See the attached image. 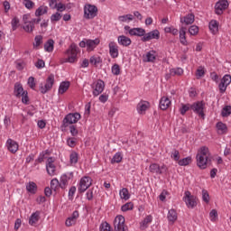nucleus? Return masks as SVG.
I'll return each mask as SVG.
<instances>
[{
	"label": "nucleus",
	"mask_w": 231,
	"mask_h": 231,
	"mask_svg": "<svg viewBox=\"0 0 231 231\" xmlns=\"http://www.w3.org/2000/svg\"><path fill=\"white\" fill-rule=\"evenodd\" d=\"M156 60V51H150L146 53V62H154Z\"/></svg>",
	"instance_id": "37998d69"
},
{
	"label": "nucleus",
	"mask_w": 231,
	"mask_h": 231,
	"mask_svg": "<svg viewBox=\"0 0 231 231\" xmlns=\"http://www.w3.org/2000/svg\"><path fill=\"white\" fill-rule=\"evenodd\" d=\"M23 93H26V91H24V88H23V85H21V83H15L14 90V96H16L17 98H21Z\"/></svg>",
	"instance_id": "cd10ccee"
},
{
	"label": "nucleus",
	"mask_w": 231,
	"mask_h": 231,
	"mask_svg": "<svg viewBox=\"0 0 231 231\" xmlns=\"http://www.w3.org/2000/svg\"><path fill=\"white\" fill-rule=\"evenodd\" d=\"M118 44H121V46H131V38L121 35L117 38Z\"/></svg>",
	"instance_id": "c85d7f7f"
},
{
	"label": "nucleus",
	"mask_w": 231,
	"mask_h": 231,
	"mask_svg": "<svg viewBox=\"0 0 231 231\" xmlns=\"http://www.w3.org/2000/svg\"><path fill=\"white\" fill-rule=\"evenodd\" d=\"M54 44L55 42L52 39L48 40L47 42L44 43L45 51L51 53V51H53Z\"/></svg>",
	"instance_id": "c9c22d12"
},
{
	"label": "nucleus",
	"mask_w": 231,
	"mask_h": 231,
	"mask_svg": "<svg viewBox=\"0 0 231 231\" xmlns=\"http://www.w3.org/2000/svg\"><path fill=\"white\" fill-rule=\"evenodd\" d=\"M45 14H48V6L41 5L35 11V16L36 17H41V15H44Z\"/></svg>",
	"instance_id": "58836bf2"
},
{
	"label": "nucleus",
	"mask_w": 231,
	"mask_h": 231,
	"mask_svg": "<svg viewBox=\"0 0 231 231\" xmlns=\"http://www.w3.org/2000/svg\"><path fill=\"white\" fill-rule=\"evenodd\" d=\"M81 116L79 113H70L68 114L62 122V127H69V125H73V124H77L80 120Z\"/></svg>",
	"instance_id": "7ed1b4c3"
},
{
	"label": "nucleus",
	"mask_w": 231,
	"mask_h": 231,
	"mask_svg": "<svg viewBox=\"0 0 231 231\" xmlns=\"http://www.w3.org/2000/svg\"><path fill=\"white\" fill-rule=\"evenodd\" d=\"M183 200L185 201L188 208H194V207H198V200L195 196L190 194V191H185Z\"/></svg>",
	"instance_id": "9d476101"
},
{
	"label": "nucleus",
	"mask_w": 231,
	"mask_h": 231,
	"mask_svg": "<svg viewBox=\"0 0 231 231\" xmlns=\"http://www.w3.org/2000/svg\"><path fill=\"white\" fill-rule=\"evenodd\" d=\"M195 21V16L193 14H189L186 16L180 17V23L186 25L192 24Z\"/></svg>",
	"instance_id": "a878e982"
},
{
	"label": "nucleus",
	"mask_w": 231,
	"mask_h": 231,
	"mask_svg": "<svg viewBox=\"0 0 231 231\" xmlns=\"http://www.w3.org/2000/svg\"><path fill=\"white\" fill-rule=\"evenodd\" d=\"M11 24H12L13 32H15V30H17V28L19 27V18L17 17L13 18Z\"/></svg>",
	"instance_id": "6e6d98bb"
},
{
	"label": "nucleus",
	"mask_w": 231,
	"mask_h": 231,
	"mask_svg": "<svg viewBox=\"0 0 231 231\" xmlns=\"http://www.w3.org/2000/svg\"><path fill=\"white\" fill-rule=\"evenodd\" d=\"M35 43H33V46L38 48V46H41L42 44V35H37L34 38Z\"/></svg>",
	"instance_id": "680f3d73"
},
{
	"label": "nucleus",
	"mask_w": 231,
	"mask_h": 231,
	"mask_svg": "<svg viewBox=\"0 0 231 231\" xmlns=\"http://www.w3.org/2000/svg\"><path fill=\"white\" fill-rule=\"evenodd\" d=\"M46 171L49 176L57 174V166H55V157H49L46 161Z\"/></svg>",
	"instance_id": "9b49d317"
},
{
	"label": "nucleus",
	"mask_w": 231,
	"mask_h": 231,
	"mask_svg": "<svg viewBox=\"0 0 231 231\" xmlns=\"http://www.w3.org/2000/svg\"><path fill=\"white\" fill-rule=\"evenodd\" d=\"M150 172L152 174H163V171L160 170V165L157 163H152L149 167Z\"/></svg>",
	"instance_id": "72a5a7b5"
},
{
	"label": "nucleus",
	"mask_w": 231,
	"mask_h": 231,
	"mask_svg": "<svg viewBox=\"0 0 231 231\" xmlns=\"http://www.w3.org/2000/svg\"><path fill=\"white\" fill-rule=\"evenodd\" d=\"M90 64H93V66H98L100 62H102V60L98 56H92L89 60Z\"/></svg>",
	"instance_id": "603ef678"
},
{
	"label": "nucleus",
	"mask_w": 231,
	"mask_h": 231,
	"mask_svg": "<svg viewBox=\"0 0 231 231\" xmlns=\"http://www.w3.org/2000/svg\"><path fill=\"white\" fill-rule=\"evenodd\" d=\"M98 44H100V39L98 38H96L95 40L84 39L79 42V47L87 48V51H93Z\"/></svg>",
	"instance_id": "20e7f679"
},
{
	"label": "nucleus",
	"mask_w": 231,
	"mask_h": 231,
	"mask_svg": "<svg viewBox=\"0 0 231 231\" xmlns=\"http://www.w3.org/2000/svg\"><path fill=\"white\" fill-rule=\"evenodd\" d=\"M149 102L147 101H141L138 103L137 105V111L139 115H143V113H145L146 110L149 109Z\"/></svg>",
	"instance_id": "b1692460"
},
{
	"label": "nucleus",
	"mask_w": 231,
	"mask_h": 231,
	"mask_svg": "<svg viewBox=\"0 0 231 231\" xmlns=\"http://www.w3.org/2000/svg\"><path fill=\"white\" fill-rule=\"evenodd\" d=\"M119 196H120L121 199H125V201H127V199H129V198H131V194H129V189H127L126 188H123L119 191Z\"/></svg>",
	"instance_id": "4c0bfd02"
},
{
	"label": "nucleus",
	"mask_w": 231,
	"mask_h": 231,
	"mask_svg": "<svg viewBox=\"0 0 231 231\" xmlns=\"http://www.w3.org/2000/svg\"><path fill=\"white\" fill-rule=\"evenodd\" d=\"M226 8H228V1L220 0L215 5V14H217V15H221L223 14V11L226 10Z\"/></svg>",
	"instance_id": "2eb2a0df"
},
{
	"label": "nucleus",
	"mask_w": 231,
	"mask_h": 231,
	"mask_svg": "<svg viewBox=\"0 0 231 231\" xmlns=\"http://www.w3.org/2000/svg\"><path fill=\"white\" fill-rule=\"evenodd\" d=\"M92 181L93 180H91L90 177L85 176L81 178L78 186V190L79 194L86 192L91 187L93 183Z\"/></svg>",
	"instance_id": "0eeeda50"
},
{
	"label": "nucleus",
	"mask_w": 231,
	"mask_h": 231,
	"mask_svg": "<svg viewBox=\"0 0 231 231\" xmlns=\"http://www.w3.org/2000/svg\"><path fill=\"white\" fill-rule=\"evenodd\" d=\"M118 21L121 23H127V21H133V14H125L118 17Z\"/></svg>",
	"instance_id": "3c124183"
},
{
	"label": "nucleus",
	"mask_w": 231,
	"mask_h": 231,
	"mask_svg": "<svg viewBox=\"0 0 231 231\" xmlns=\"http://www.w3.org/2000/svg\"><path fill=\"white\" fill-rule=\"evenodd\" d=\"M79 218V211L75 210L70 217H69L65 222L66 226H73L77 223Z\"/></svg>",
	"instance_id": "412c9836"
},
{
	"label": "nucleus",
	"mask_w": 231,
	"mask_h": 231,
	"mask_svg": "<svg viewBox=\"0 0 231 231\" xmlns=\"http://www.w3.org/2000/svg\"><path fill=\"white\" fill-rule=\"evenodd\" d=\"M70 180H73V171L62 174L60 182V189H66Z\"/></svg>",
	"instance_id": "f3484780"
},
{
	"label": "nucleus",
	"mask_w": 231,
	"mask_h": 231,
	"mask_svg": "<svg viewBox=\"0 0 231 231\" xmlns=\"http://www.w3.org/2000/svg\"><path fill=\"white\" fill-rule=\"evenodd\" d=\"M67 54L69 55L67 62H75V60H77V55L79 54V47L77 46V44H70L69 48L67 51Z\"/></svg>",
	"instance_id": "6e6552de"
},
{
	"label": "nucleus",
	"mask_w": 231,
	"mask_h": 231,
	"mask_svg": "<svg viewBox=\"0 0 231 231\" xmlns=\"http://www.w3.org/2000/svg\"><path fill=\"white\" fill-rule=\"evenodd\" d=\"M23 5H24L25 8H27L28 10H32V8H33V6H35V3H33L32 0L23 2Z\"/></svg>",
	"instance_id": "338daca9"
},
{
	"label": "nucleus",
	"mask_w": 231,
	"mask_h": 231,
	"mask_svg": "<svg viewBox=\"0 0 231 231\" xmlns=\"http://www.w3.org/2000/svg\"><path fill=\"white\" fill-rule=\"evenodd\" d=\"M199 32V28L197 25H191L189 28V33L190 35H198Z\"/></svg>",
	"instance_id": "5fc2aeb1"
},
{
	"label": "nucleus",
	"mask_w": 231,
	"mask_h": 231,
	"mask_svg": "<svg viewBox=\"0 0 231 231\" xmlns=\"http://www.w3.org/2000/svg\"><path fill=\"white\" fill-rule=\"evenodd\" d=\"M209 217H211V221H216V217H217V210L212 209L209 213Z\"/></svg>",
	"instance_id": "774afa93"
},
{
	"label": "nucleus",
	"mask_w": 231,
	"mask_h": 231,
	"mask_svg": "<svg viewBox=\"0 0 231 231\" xmlns=\"http://www.w3.org/2000/svg\"><path fill=\"white\" fill-rule=\"evenodd\" d=\"M149 223H152V216L148 215L143 221L141 222V228L142 230L147 228Z\"/></svg>",
	"instance_id": "79ce46f5"
},
{
	"label": "nucleus",
	"mask_w": 231,
	"mask_h": 231,
	"mask_svg": "<svg viewBox=\"0 0 231 231\" xmlns=\"http://www.w3.org/2000/svg\"><path fill=\"white\" fill-rule=\"evenodd\" d=\"M217 129L218 131V134H226L228 131V127L223 122L217 123Z\"/></svg>",
	"instance_id": "c756f323"
},
{
	"label": "nucleus",
	"mask_w": 231,
	"mask_h": 231,
	"mask_svg": "<svg viewBox=\"0 0 231 231\" xmlns=\"http://www.w3.org/2000/svg\"><path fill=\"white\" fill-rule=\"evenodd\" d=\"M171 106V99L167 97H162L160 100V107L162 111L169 109Z\"/></svg>",
	"instance_id": "bb28decb"
},
{
	"label": "nucleus",
	"mask_w": 231,
	"mask_h": 231,
	"mask_svg": "<svg viewBox=\"0 0 231 231\" xmlns=\"http://www.w3.org/2000/svg\"><path fill=\"white\" fill-rule=\"evenodd\" d=\"M221 115L224 118H226V116H230L231 115V106H226L222 108Z\"/></svg>",
	"instance_id": "49530a36"
},
{
	"label": "nucleus",
	"mask_w": 231,
	"mask_h": 231,
	"mask_svg": "<svg viewBox=\"0 0 231 231\" xmlns=\"http://www.w3.org/2000/svg\"><path fill=\"white\" fill-rule=\"evenodd\" d=\"M91 88L93 89L94 97H98V95H100L104 91V88H106V83H104L103 80L98 79L91 85Z\"/></svg>",
	"instance_id": "ddd939ff"
},
{
	"label": "nucleus",
	"mask_w": 231,
	"mask_h": 231,
	"mask_svg": "<svg viewBox=\"0 0 231 231\" xmlns=\"http://www.w3.org/2000/svg\"><path fill=\"white\" fill-rule=\"evenodd\" d=\"M171 160H174V162H180V151L173 149L171 154Z\"/></svg>",
	"instance_id": "8fccbe9b"
},
{
	"label": "nucleus",
	"mask_w": 231,
	"mask_h": 231,
	"mask_svg": "<svg viewBox=\"0 0 231 231\" xmlns=\"http://www.w3.org/2000/svg\"><path fill=\"white\" fill-rule=\"evenodd\" d=\"M202 199L205 203L210 202V195L207 189H202Z\"/></svg>",
	"instance_id": "864d4df0"
},
{
	"label": "nucleus",
	"mask_w": 231,
	"mask_h": 231,
	"mask_svg": "<svg viewBox=\"0 0 231 231\" xmlns=\"http://www.w3.org/2000/svg\"><path fill=\"white\" fill-rule=\"evenodd\" d=\"M165 33H171V35H178L180 37V44L183 46H188L189 42H187V27L181 26L180 28V31H178L177 28H174V26L165 27L164 28Z\"/></svg>",
	"instance_id": "f03ea898"
},
{
	"label": "nucleus",
	"mask_w": 231,
	"mask_h": 231,
	"mask_svg": "<svg viewBox=\"0 0 231 231\" xmlns=\"http://www.w3.org/2000/svg\"><path fill=\"white\" fill-rule=\"evenodd\" d=\"M130 35L134 37H145V29L133 28L130 30Z\"/></svg>",
	"instance_id": "393cba45"
},
{
	"label": "nucleus",
	"mask_w": 231,
	"mask_h": 231,
	"mask_svg": "<svg viewBox=\"0 0 231 231\" xmlns=\"http://www.w3.org/2000/svg\"><path fill=\"white\" fill-rule=\"evenodd\" d=\"M167 219L170 225H173L176 223V221H178V213L175 211V209H170L168 211Z\"/></svg>",
	"instance_id": "4be33fe9"
},
{
	"label": "nucleus",
	"mask_w": 231,
	"mask_h": 231,
	"mask_svg": "<svg viewBox=\"0 0 231 231\" xmlns=\"http://www.w3.org/2000/svg\"><path fill=\"white\" fill-rule=\"evenodd\" d=\"M53 8H56L58 12H64V10H66V5H64V4L62 3H59V4H55Z\"/></svg>",
	"instance_id": "69168bd1"
},
{
	"label": "nucleus",
	"mask_w": 231,
	"mask_h": 231,
	"mask_svg": "<svg viewBox=\"0 0 231 231\" xmlns=\"http://www.w3.org/2000/svg\"><path fill=\"white\" fill-rule=\"evenodd\" d=\"M28 86H29V88H31V89H35V86H36L35 78L30 77L28 79Z\"/></svg>",
	"instance_id": "0e129e2a"
},
{
	"label": "nucleus",
	"mask_w": 231,
	"mask_h": 231,
	"mask_svg": "<svg viewBox=\"0 0 231 231\" xmlns=\"http://www.w3.org/2000/svg\"><path fill=\"white\" fill-rule=\"evenodd\" d=\"M231 83V76L229 74H226L220 83L218 84V89L220 91V93H225V91H226V88H228V86H230Z\"/></svg>",
	"instance_id": "4468645a"
},
{
	"label": "nucleus",
	"mask_w": 231,
	"mask_h": 231,
	"mask_svg": "<svg viewBox=\"0 0 231 231\" xmlns=\"http://www.w3.org/2000/svg\"><path fill=\"white\" fill-rule=\"evenodd\" d=\"M190 109H192L191 104H182L181 107L180 108V113L183 116L187 113V111H190Z\"/></svg>",
	"instance_id": "a18cd8bd"
},
{
	"label": "nucleus",
	"mask_w": 231,
	"mask_h": 231,
	"mask_svg": "<svg viewBox=\"0 0 231 231\" xmlns=\"http://www.w3.org/2000/svg\"><path fill=\"white\" fill-rule=\"evenodd\" d=\"M109 53L112 59L118 58V45L115 42H110L108 44Z\"/></svg>",
	"instance_id": "a211bd4d"
},
{
	"label": "nucleus",
	"mask_w": 231,
	"mask_h": 231,
	"mask_svg": "<svg viewBox=\"0 0 231 231\" xmlns=\"http://www.w3.org/2000/svg\"><path fill=\"white\" fill-rule=\"evenodd\" d=\"M190 163H192V157H190V156L180 159L178 162V164L180 167H187V165H190Z\"/></svg>",
	"instance_id": "e433bc0d"
},
{
	"label": "nucleus",
	"mask_w": 231,
	"mask_h": 231,
	"mask_svg": "<svg viewBox=\"0 0 231 231\" xmlns=\"http://www.w3.org/2000/svg\"><path fill=\"white\" fill-rule=\"evenodd\" d=\"M69 163L70 165H77L79 163V153L77 152L73 151L70 152Z\"/></svg>",
	"instance_id": "f704fd0d"
},
{
	"label": "nucleus",
	"mask_w": 231,
	"mask_h": 231,
	"mask_svg": "<svg viewBox=\"0 0 231 231\" xmlns=\"http://www.w3.org/2000/svg\"><path fill=\"white\" fill-rule=\"evenodd\" d=\"M60 188V182L59 181V180L57 178L52 179L51 180V190H54V192H57V190H59Z\"/></svg>",
	"instance_id": "a19ab883"
},
{
	"label": "nucleus",
	"mask_w": 231,
	"mask_h": 231,
	"mask_svg": "<svg viewBox=\"0 0 231 231\" xmlns=\"http://www.w3.org/2000/svg\"><path fill=\"white\" fill-rule=\"evenodd\" d=\"M134 208V204H133V202H128L121 207V210L122 212H127L128 210H133Z\"/></svg>",
	"instance_id": "de8ad7c7"
},
{
	"label": "nucleus",
	"mask_w": 231,
	"mask_h": 231,
	"mask_svg": "<svg viewBox=\"0 0 231 231\" xmlns=\"http://www.w3.org/2000/svg\"><path fill=\"white\" fill-rule=\"evenodd\" d=\"M21 97L23 104L28 105L30 102V97H28V91L23 92Z\"/></svg>",
	"instance_id": "13d9d810"
},
{
	"label": "nucleus",
	"mask_w": 231,
	"mask_h": 231,
	"mask_svg": "<svg viewBox=\"0 0 231 231\" xmlns=\"http://www.w3.org/2000/svg\"><path fill=\"white\" fill-rule=\"evenodd\" d=\"M79 218V211L75 210L70 217H69L65 222L66 226H73L77 223Z\"/></svg>",
	"instance_id": "aec40b11"
},
{
	"label": "nucleus",
	"mask_w": 231,
	"mask_h": 231,
	"mask_svg": "<svg viewBox=\"0 0 231 231\" xmlns=\"http://www.w3.org/2000/svg\"><path fill=\"white\" fill-rule=\"evenodd\" d=\"M170 75L171 77H181L183 75V69L181 68H175L170 69Z\"/></svg>",
	"instance_id": "ea45409f"
},
{
	"label": "nucleus",
	"mask_w": 231,
	"mask_h": 231,
	"mask_svg": "<svg viewBox=\"0 0 231 231\" xmlns=\"http://www.w3.org/2000/svg\"><path fill=\"white\" fill-rule=\"evenodd\" d=\"M98 15V8L97 5L87 4L84 6V17L85 19H95Z\"/></svg>",
	"instance_id": "39448f33"
},
{
	"label": "nucleus",
	"mask_w": 231,
	"mask_h": 231,
	"mask_svg": "<svg viewBox=\"0 0 231 231\" xmlns=\"http://www.w3.org/2000/svg\"><path fill=\"white\" fill-rule=\"evenodd\" d=\"M39 219H41V211L32 213L29 218V225L35 226V225L39 223Z\"/></svg>",
	"instance_id": "5701e85b"
},
{
	"label": "nucleus",
	"mask_w": 231,
	"mask_h": 231,
	"mask_svg": "<svg viewBox=\"0 0 231 231\" xmlns=\"http://www.w3.org/2000/svg\"><path fill=\"white\" fill-rule=\"evenodd\" d=\"M209 30L211 33H213V35H216V33L219 32V26H218L217 21L212 20L211 22H209Z\"/></svg>",
	"instance_id": "2f4dec72"
},
{
	"label": "nucleus",
	"mask_w": 231,
	"mask_h": 231,
	"mask_svg": "<svg viewBox=\"0 0 231 231\" xmlns=\"http://www.w3.org/2000/svg\"><path fill=\"white\" fill-rule=\"evenodd\" d=\"M197 79H201V77H205V69L203 68H199L196 71Z\"/></svg>",
	"instance_id": "e2e57ef3"
},
{
	"label": "nucleus",
	"mask_w": 231,
	"mask_h": 231,
	"mask_svg": "<svg viewBox=\"0 0 231 231\" xmlns=\"http://www.w3.org/2000/svg\"><path fill=\"white\" fill-rule=\"evenodd\" d=\"M115 231H125V217L119 215L114 220Z\"/></svg>",
	"instance_id": "f8f14e48"
},
{
	"label": "nucleus",
	"mask_w": 231,
	"mask_h": 231,
	"mask_svg": "<svg viewBox=\"0 0 231 231\" xmlns=\"http://www.w3.org/2000/svg\"><path fill=\"white\" fill-rule=\"evenodd\" d=\"M122 159H123L122 153L116 152V153L113 156V158H112V160H111V163H112V164H114V163H120V162H122Z\"/></svg>",
	"instance_id": "09e8293b"
},
{
	"label": "nucleus",
	"mask_w": 231,
	"mask_h": 231,
	"mask_svg": "<svg viewBox=\"0 0 231 231\" xmlns=\"http://www.w3.org/2000/svg\"><path fill=\"white\" fill-rule=\"evenodd\" d=\"M33 28H35V25L32 24V21L24 23V25L23 27L24 32H26L27 33H32V32H33Z\"/></svg>",
	"instance_id": "c03bdc74"
},
{
	"label": "nucleus",
	"mask_w": 231,
	"mask_h": 231,
	"mask_svg": "<svg viewBox=\"0 0 231 231\" xmlns=\"http://www.w3.org/2000/svg\"><path fill=\"white\" fill-rule=\"evenodd\" d=\"M112 73L113 75H120V65L119 64H114L112 66Z\"/></svg>",
	"instance_id": "052dcab7"
},
{
	"label": "nucleus",
	"mask_w": 231,
	"mask_h": 231,
	"mask_svg": "<svg viewBox=\"0 0 231 231\" xmlns=\"http://www.w3.org/2000/svg\"><path fill=\"white\" fill-rule=\"evenodd\" d=\"M55 84V76L53 74H51L48 76L45 85H42V83L40 85V91L42 95H46L48 91H51V88H53V85Z\"/></svg>",
	"instance_id": "423d86ee"
},
{
	"label": "nucleus",
	"mask_w": 231,
	"mask_h": 231,
	"mask_svg": "<svg viewBox=\"0 0 231 231\" xmlns=\"http://www.w3.org/2000/svg\"><path fill=\"white\" fill-rule=\"evenodd\" d=\"M100 231H111V226L107 222H104L100 225Z\"/></svg>",
	"instance_id": "bf43d9fd"
},
{
	"label": "nucleus",
	"mask_w": 231,
	"mask_h": 231,
	"mask_svg": "<svg viewBox=\"0 0 231 231\" xmlns=\"http://www.w3.org/2000/svg\"><path fill=\"white\" fill-rule=\"evenodd\" d=\"M60 19H62V14H60V13H55L51 16V23H57Z\"/></svg>",
	"instance_id": "4d7b16f0"
},
{
	"label": "nucleus",
	"mask_w": 231,
	"mask_h": 231,
	"mask_svg": "<svg viewBox=\"0 0 231 231\" xmlns=\"http://www.w3.org/2000/svg\"><path fill=\"white\" fill-rule=\"evenodd\" d=\"M70 83L69 81H62L59 88V94L64 95L68 89H69Z\"/></svg>",
	"instance_id": "7c9ffc66"
},
{
	"label": "nucleus",
	"mask_w": 231,
	"mask_h": 231,
	"mask_svg": "<svg viewBox=\"0 0 231 231\" xmlns=\"http://www.w3.org/2000/svg\"><path fill=\"white\" fill-rule=\"evenodd\" d=\"M197 165L205 170L208 165H212V158L210 157V152L208 147L202 146L196 156Z\"/></svg>",
	"instance_id": "f257e3e1"
},
{
	"label": "nucleus",
	"mask_w": 231,
	"mask_h": 231,
	"mask_svg": "<svg viewBox=\"0 0 231 231\" xmlns=\"http://www.w3.org/2000/svg\"><path fill=\"white\" fill-rule=\"evenodd\" d=\"M205 102L204 101H197L191 105V111L195 112L196 115L201 116L202 118L205 117Z\"/></svg>",
	"instance_id": "1a4fd4ad"
},
{
	"label": "nucleus",
	"mask_w": 231,
	"mask_h": 231,
	"mask_svg": "<svg viewBox=\"0 0 231 231\" xmlns=\"http://www.w3.org/2000/svg\"><path fill=\"white\" fill-rule=\"evenodd\" d=\"M6 143L8 151L13 154H15V152L19 151V144L17 143V142L12 139H8Z\"/></svg>",
	"instance_id": "6ab92c4d"
},
{
	"label": "nucleus",
	"mask_w": 231,
	"mask_h": 231,
	"mask_svg": "<svg viewBox=\"0 0 231 231\" xmlns=\"http://www.w3.org/2000/svg\"><path fill=\"white\" fill-rule=\"evenodd\" d=\"M152 39H160V31L153 30L148 33H144V36L141 38V41L143 42H148V41H152Z\"/></svg>",
	"instance_id": "dca6fc26"
},
{
	"label": "nucleus",
	"mask_w": 231,
	"mask_h": 231,
	"mask_svg": "<svg viewBox=\"0 0 231 231\" xmlns=\"http://www.w3.org/2000/svg\"><path fill=\"white\" fill-rule=\"evenodd\" d=\"M26 190L30 192V194H37V184L33 181H30L26 185Z\"/></svg>",
	"instance_id": "473e14b6"
}]
</instances>
